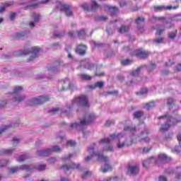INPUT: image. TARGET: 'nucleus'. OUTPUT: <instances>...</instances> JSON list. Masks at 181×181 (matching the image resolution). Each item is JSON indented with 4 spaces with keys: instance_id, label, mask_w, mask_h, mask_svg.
Wrapping results in <instances>:
<instances>
[{
    "instance_id": "1",
    "label": "nucleus",
    "mask_w": 181,
    "mask_h": 181,
    "mask_svg": "<svg viewBox=\"0 0 181 181\" xmlns=\"http://www.w3.org/2000/svg\"><path fill=\"white\" fill-rule=\"evenodd\" d=\"M124 137L125 134L124 133L113 134L110 136V139L108 138L101 139L99 141V145H104L105 146H108L107 148L104 147L103 151H107L109 152H112V151H114L112 146L110 145V142H111V141H117V147L118 148V149H122V148H125V146H131L134 141L132 140H131L130 141H127V140H122Z\"/></svg>"
},
{
    "instance_id": "2",
    "label": "nucleus",
    "mask_w": 181,
    "mask_h": 181,
    "mask_svg": "<svg viewBox=\"0 0 181 181\" xmlns=\"http://www.w3.org/2000/svg\"><path fill=\"white\" fill-rule=\"evenodd\" d=\"M95 119V115L94 113H89L86 115L83 119H80L78 122H75L71 124V128H75L78 131H81L84 134V129L86 127Z\"/></svg>"
},
{
    "instance_id": "3",
    "label": "nucleus",
    "mask_w": 181,
    "mask_h": 181,
    "mask_svg": "<svg viewBox=\"0 0 181 181\" xmlns=\"http://www.w3.org/2000/svg\"><path fill=\"white\" fill-rule=\"evenodd\" d=\"M95 144H93V145L88 147V152L89 155L85 158L86 162H88L89 160H91L94 156H98V159L101 160L102 162H105V163H107L108 162V157L103 155V153L95 151Z\"/></svg>"
},
{
    "instance_id": "4",
    "label": "nucleus",
    "mask_w": 181,
    "mask_h": 181,
    "mask_svg": "<svg viewBox=\"0 0 181 181\" xmlns=\"http://www.w3.org/2000/svg\"><path fill=\"white\" fill-rule=\"evenodd\" d=\"M158 119H163L166 122V123L165 124H163L160 129V131H161L162 132L168 131V129H169V128L170 127V125H174V124H177V122H179V121L168 115L159 117H158Z\"/></svg>"
},
{
    "instance_id": "5",
    "label": "nucleus",
    "mask_w": 181,
    "mask_h": 181,
    "mask_svg": "<svg viewBox=\"0 0 181 181\" xmlns=\"http://www.w3.org/2000/svg\"><path fill=\"white\" fill-rule=\"evenodd\" d=\"M39 52H40V48L39 47H32L30 50H25V51H18L15 54V56H22L23 54H29L30 53V60H33V59H36L37 56H39Z\"/></svg>"
},
{
    "instance_id": "6",
    "label": "nucleus",
    "mask_w": 181,
    "mask_h": 181,
    "mask_svg": "<svg viewBox=\"0 0 181 181\" xmlns=\"http://www.w3.org/2000/svg\"><path fill=\"white\" fill-rule=\"evenodd\" d=\"M74 105H80L81 107H90L88 103V98L84 95H81L79 97L75 98L72 101V106L69 107V110Z\"/></svg>"
},
{
    "instance_id": "7",
    "label": "nucleus",
    "mask_w": 181,
    "mask_h": 181,
    "mask_svg": "<svg viewBox=\"0 0 181 181\" xmlns=\"http://www.w3.org/2000/svg\"><path fill=\"white\" fill-rule=\"evenodd\" d=\"M50 100V97L49 96H38L37 98H33L27 101L28 105H35V104L41 105L45 104V103H47Z\"/></svg>"
},
{
    "instance_id": "8",
    "label": "nucleus",
    "mask_w": 181,
    "mask_h": 181,
    "mask_svg": "<svg viewBox=\"0 0 181 181\" xmlns=\"http://www.w3.org/2000/svg\"><path fill=\"white\" fill-rule=\"evenodd\" d=\"M174 4H175L174 6H154L153 9L155 12H162V11H172V9H179V0H175Z\"/></svg>"
},
{
    "instance_id": "9",
    "label": "nucleus",
    "mask_w": 181,
    "mask_h": 181,
    "mask_svg": "<svg viewBox=\"0 0 181 181\" xmlns=\"http://www.w3.org/2000/svg\"><path fill=\"white\" fill-rule=\"evenodd\" d=\"M81 6L83 8V9H84V11L94 12V11H97V9L100 8V4H97L95 0H92L91 4L84 3Z\"/></svg>"
},
{
    "instance_id": "10",
    "label": "nucleus",
    "mask_w": 181,
    "mask_h": 181,
    "mask_svg": "<svg viewBox=\"0 0 181 181\" xmlns=\"http://www.w3.org/2000/svg\"><path fill=\"white\" fill-rule=\"evenodd\" d=\"M35 166L33 165H21L20 167H14L9 168L8 172L11 175H13V173H16L18 170H27V171H30L32 169H34Z\"/></svg>"
},
{
    "instance_id": "11",
    "label": "nucleus",
    "mask_w": 181,
    "mask_h": 181,
    "mask_svg": "<svg viewBox=\"0 0 181 181\" xmlns=\"http://www.w3.org/2000/svg\"><path fill=\"white\" fill-rule=\"evenodd\" d=\"M60 9L64 12L66 16H73V6L70 4H61Z\"/></svg>"
},
{
    "instance_id": "12",
    "label": "nucleus",
    "mask_w": 181,
    "mask_h": 181,
    "mask_svg": "<svg viewBox=\"0 0 181 181\" xmlns=\"http://www.w3.org/2000/svg\"><path fill=\"white\" fill-rule=\"evenodd\" d=\"M139 173V168L136 165H129L127 167V174L130 176H136Z\"/></svg>"
},
{
    "instance_id": "13",
    "label": "nucleus",
    "mask_w": 181,
    "mask_h": 181,
    "mask_svg": "<svg viewBox=\"0 0 181 181\" xmlns=\"http://www.w3.org/2000/svg\"><path fill=\"white\" fill-rule=\"evenodd\" d=\"M134 54L139 59H146L151 54V52L139 49L134 51Z\"/></svg>"
},
{
    "instance_id": "14",
    "label": "nucleus",
    "mask_w": 181,
    "mask_h": 181,
    "mask_svg": "<svg viewBox=\"0 0 181 181\" xmlns=\"http://www.w3.org/2000/svg\"><path fill=\"white\" fill-rule=\"evenodd\" d=\"M69 88H70V81L69 79L62 80L59 83V91L69 90Z\"/></svg>"
},
{
    "instance_id": "15",
    "label": "nucleus",
    "mask_w": 181,
    "mask_h": 181,
    "mask_svg": "<svg viewBox=\"0 0 181 181\" xmlns=\"http://www.w3.org/2000/svg\"><path fill=\"white\" fill-rule=\"evenodd\" d=\"M80 168V164L71 163L70 165H63L62 166V169L65 171L66 173L69 172V170H74V169H78Z\"/></svg>"
},
{
    "instance_id": "16",
    "label": "nucleus",
    "mask_w": 181,
    "mask_h": 181,
    "mask_svg": "<svg viewBox=\"0 0 181 181\" xmlns=\"http://www.w3.org/2000/svg\"><path fill=\"white\" fill-rule=\"evenodd\" d=\"M49 0H42V1L39 3L32 4L30 2L28 3H21V5H24V8H36L40 5V4H46L49 2Z\"/></svg>"
},
{
    "instance_id": "17",
    "label": "nucleus",
    "mask_w": 181,
    "mask_h": 181,
    "mask_svg": "<svg viewBox=\"0 0 181 181\" xmlns=\"http://www.w3.org/2000/svg\"><path fill=\"white\" fill-rule=\"evenodd\" d=\"M62 65H63V62L57 61L55 63V66H49L48 68V71H50V73H59V71H60L59 66Z\"/></svg>"
},
{
    "instance_id": "18",
    "label": "nucleus",
    "mask_w": 181,
    "mask_h": 181,
    "mask_svg": "<svg viewBox=\"0 0 181 181\" xmlns=\"http://www.w3.org/2000/svg\"><path fill=\"white\" fill-rule=\"evenodd\" d=\"M86 50H87V46L83 44L78 45L76 49V52L79 56H84L86 54Z\"/></svg>"
},
{
    "instance_id": "19",
    "label": "nucleus",
    "mask_w": 181,
    "mask_h": 181,
    "mask_svg": "<svg viewBox=\"0 0 181 181\" xmlns=\"http://www.w3.org/2000/svg\"><path fill=\"white\" fill-rule=\"evenodd\" d=\"M31 17L34 20V22L33 21H30L29 23V26L32 29V28H35V26H36V25L35 23H37V22H39V20L40 19V16L38 14H36V13H33L31 14Z\"/></svg>"
},
{
    "instance_id": "20",
    "label": "nucleus",
    "mask_w": 181,
    "mask_h": 181,
    "mask_svg": "<svg viewBox=\"0 0 181 181\" xmlns=\"http://www.w3.org/2000/svg\"><path fill=\"white\" fill-rule=\"evenodd\" d=\"M50 153H52V149H50V148H46V149L37 151V156H49V155H50Z\"/></svg>"
},
{
    "instance_id": "21",
    "label": "nucleus",
    "mask_w": 181,
    "mask_h": 181,
    "mask_svg": "<svg viewBox=\"0 0 181 181\" xmlns=\"http://www.w3.org/2000/svg\"><path fill=\"white\" fill-rule=\"evenodd\" d=\"M26 99V95H13V101H14V103H22V101H25V100Z\"/></svg>"
},
{
    "instance_id": "22",
    "label": "nucleus",
    "mask_w": 181,
    "mask_h": 181,
    "mask_svg": "<svg viewBox=\"0 0 181 181\" xmlns=\"http://www.w3.org/2000/svg\"><path fill=\"white\" fill-rule=\"evenodd\" d=\"M105 11H110L111 16H115L118 12V7L115 6H105Z\"/></svg>"
},
{
    "instance_id": "23",
    "label": "nucleus",
    "mask_w": 181,
    "mask_h": 181,
    "mask_svg": "<svg viewBox=\"0 0 181 181\" xmlns=\"http://www.w3.org/2000/svg\"><path fill=\"white\" fill-rule=\"evenodd\" d=\"M177 140H178L180 145L176 146L175 148H172V152H175V153H180V152H181V134L178 135Z\"/></svg>"
},
{
    "instance_id": "24",
    "label": "nucleus",
    "mask_w": 181,
    "mask_h": 181,
    "mask_svg": "<svg viewBox=\"0 0 181 181\" xmlns=\"http://www.w3.org/2000/svg\"><path fill=\"white\" fill-rule=\"evenodd\" d=\"M14 4L13 1H7L5 2L4 4H3L1 6H0V13H2L3 12H5V8H8V6H12V5Z\"/></svg>"
},
{
    "instance_id": "25",
    "label": "nucleus",
    "mask_w": 181,
    "mask_h": 181,
    "mask_svg": "<svg viewBox=\"0 0 181 181\" xmlns=\"http://www.w3.org/2000/svg\"><path fill=\"white\" fill-rule=\"evenodd\" d=\"M153 29H155L157 30L156 35H158V36H160V35H162V33L165 32V27L159 25H157L155 27H153Z\"/></svg>"
},
{
    "instance_id": "26",
    "label": "nucleus",
    "mask_w": 181,
    "mask_h": 181,
    "mask_svg": "<svg viewBox=\"0 0 181 181\" xmlns=\"http://www.w3.org/2000/svg\"><path fill=\"white\" fill-rule=\"evenodd\" d=\"M27 33L28 32L26 31L18 32L13 35V39H17V40L22 39V37L26 36Z\"/></svg>"
},
{
    "instance_id": "27",
    "label": "nucleus",
    "mask_w": 181,
    "mask_h": 181,
    "mask_svg": "<svg viewBox=\"0 0 181 181\" xmlns=\"http://www.w3.org/2000/svg\"><path fill=\"white\" fill-rule=\"evenodd\" d=\"M117 30L119 33H127V32H129V25H122Z\"/></svg>"
},
{
    "instance_id": "28",
    "label": "nucleus",
    "mask_w": 181,
    "mask_h": 181,
    "mask_svg": "<svg viewBox=\"0 0 181 181\" xmlns=\"http://www.w3.org/2000/svg\"><path fill=\"white\" fill-rule=\"evenodd\" d=\"M78 77L81 80H83L84 81H87L88 80H91L93 77L91 76L86 74H78Z\"/></svg>"
},
{
    "instance_id": "29",
    "label": "nucleus",
    "mask_w": 181,
    "mask_h": 181,
    "mask_svg": "<svg viewBox=\"0 0 181 181\" xmlns=\"http://www.w3.org/2000/svg\"><path fill=\"white\" fill-rule=\"evenodd\" d=\"M158 159L160 160V162H164V163H166V162H169V160H170V158L166 156L165 154H160L158 156Z\"/></svg>"
},
{
    "instance_id": "30",
    "label": "nucleus",
    "mask_w": 181,
    "mask_h": 181,
    "mask_svg": "<svg viewBox=\"0 0 181 181\" xmlns=\"http://www.w3.org/2000/svg\"><path fill=\"white\" fill-rule=\"evenodd\" d=\"M166 18L165 17H156L155 16H153L151 18H150L148 20L150 22H159L162 21H165Z\"/></svg>"
},
{
    "instance_id": "31",
    "label": "nucleus",
    "mask_w": 181,
    "mask_h": 181,
    "mask_svg": "<svg viewBox=\"0 0 181 181\" xmlns=\"http://www.w3.org/2000/svg\"><path fill=\"white\" fill-rule=\"evenodd\" d=\"M23 90L22 86H16L13 89V91L11 93L12 95H18L19 93Z\"/></svg>"
},
{
    "instance_id": "32",
    "label": "nucleus",
    "mask_w": 181,
    "mask_h": 181,
    "mask_svg": "<svg viewBox=\"0 0 181 181\" xmlns=\"http://www.w3.org/2000/svg\"><path fill=\"white\" fill-rule=\"evenodd\" d=\"M111 165L108 163L105 164L104 167H102L100 168L101 172H103V173H107V172H110V170H111Z\"/></svg>"
},
{
    "instance_id": "33",
    "label": "nucleus",
    "mask_w": 181,
    "mask_h": 181,
    "mask_svg": "<svg viewBox=\"0 0 181 181\" xmlns=\"http://www.w3.org/2000/svg\"><path fill=\"white\" fill-rule=\"evenodd\" d=\"M66 35V32L64 31H54V37H59V39L62 37H64V36Z\"/></svg>"
},
{
    "instance_id": "34",
    "label": "nucleus",
    "mask_w": 181,
    "mask_h": 181,
    "mask_svg": "<svg viewBox=\"0 0 181 181\" xmlns=\"http://www.w3.org/2000/svg\"><path fill=\"white\" fill-rule=\"evenodd\" d=\"M97 87H98V88H103V87H104V82L103 81H98L96 83H95L94 86H91L90 88H97Z\"/></svg>"
},
{
    "instance_id": "35",
    "label": "nucleus",
    "mask_w": 181,
    "mask_h": 181,
    "mask_svg": "<svg viewBox=\"0 0 181 181\" xmlns=\"http://www.w3.org/2000/svg\"><path fill=\"white\" fill-rule=\"evenodd\" d=\"M124 131H129V132H135L136 131V129L135 128V126H126L124 128Z\"/></svg>"
},
{
    "instance_id": "36",
    "label": "nucleus",
    "mask_w": 181,
    "mask_h": 181,
    "mask_svg": "<svg viewBox=\"0 0 181 181\" xmlns=\"http://www.w3.org/2000/svg\"><path fill=\"white\" fill-rule=\"evenodd\" d=\"M76 33H77L78 37H79V39H84V37H86V30H84L77 31Z\"/></svg>"
},
{
    "instance_id": "37",
    "label": "nucleus",
    "mask_w": 181,
    "mask_h": 181,
    "mask_svg": "<svg viewBox=\"0 0 181 181\" xmlns=\"http://www.w3.org/2000/svg\"><path fill=\"white\" fill-rule=\"evenodd\" d=\"M13 149H1V153L3 155H12Z\"/></svg>"
},
{
    "instance_id": "38",
    "label": "nucleus",
    "mask_w": 181,
    "mask_h": 181,
    "mask_svg": "<svg viewBox=\"0 0 181 181\" xmlns=\"http://www.w3.org/2000/svg\"><path fill=\"white\" fill-rule=\"evenodd\" d=\"M94 67H95V65L94 64L90 63V62H87L84 65V68L87 69V70H93L94 69Z\"/></svg>"
},
{
    "instance_id": "39",
    "label": "nucleus",
    "mask_w": 181,
    "mask_h": 181,
    "mask_svg": "<svg viewBox=\"0 0 181 181\" xmlns=\"http://www.w3.org/2000/svg\"><path fill=\"white\" fill-rule=\"evenodd\" d=\"M141 69H142V67H139L135 71H132L131 75L133 76V77H137V76H139V73H141Z\"/></svg>"
},
{
    "instance_id": "40",
    "label": "nucleus",
    "mask_w": 181,
    "mask_h": 181,
    "mask_svg": "<svg viewBox=\"0 0 181 181\" xmlns=\"http://www.w3.org/2000/svg\"><path fill=\"white\" fill-rule=\"evenodd\" d=\"M153 107H155V103L153 102H149L144 104V108H146V110H151Z\"/></svg>"
},
{
    "instance_id": "41",
    "label": "nucleus",
    "mask_w": 181,
    "mask_h": 181,
    "mask_svg": "<svg viewBox=\"0 0 181 181\" xmlns=\"http://www.w3.org/2000/svg\"><path fill=\"white\" fill-rule=\"evenodd\" d=\"M153 162V158H148L143 162V166L144 168H146L148 165H150V163H152Z\"/></svg>"
},
{
    "instance_id": "42",
    "label": "nucleus",
    "mask_w": 181,
    "mask_h": 181,
    "mask_svg": "<svg viewBox=\"0 0 181 181\" xmlns=\"http://www.w3.org/2000/svg\"><path fill=\"white\" fill-rule=\"evenodd\" d=\"M60 111V109L59 107H54L51 110H49V115H54V114H57Z\"/></svg>"
},
{
    "instance_id": "43",
    "label": "nucleus",
    "mask_w": 181,
    "mask_h": 181,
    "mask_svg": "<svg viewBox=\"0 0 181 181\" xmlns=\"http://www.w3.org/2000/svg\"><path fill=\"white\" fill-rule=\"evenodd\" d=\"M49 149H51V153H52V152H60L62 151V148L59 146H54Z\"/></svg>"
},
{
    "instance_id": "44",
    "label": "nucleus",
    "mask_w": 181,
    "mask_h": 181,
    "mask_svg": "<svg viewBox=\"0 0 181 181\" xmlns=\"http://www.w3.org/2000/svg\"><path fill=\"white\" fill-rule=\"evenodd\" d=\"M134 118H141V117H144V112L142 111H136L134 113Z\"/></svg>"
},
{
    "instance_id": "45",
    "label": "nucleus",
    "mask_w": 181,
    "mask_h": 181,
    "mask_svg": "<svg viewBox=\"0 0 181 181\" xmlns=\"http://www.w3.org/2000/svg\"><path fill=\"white\" fill-rule=\"evenodd\" d=\"M131 0L122 1L119 2V5L122 7L127 6V5H131Z\"/></svg>"
},
{
    "instance_id": "46",
    "label": "nucleus",
    "mask_w": 181,
    "mask_h": 181,
    "mask_svg": "<svg viewBox=\"0 0 181 181\" xmlns=\"http://www.w3.org/2000/svg\"><path fill=\"white\" fill-rule=\"evenodd\" d=\"M28 159V156L26 155H20L17 158V162H23Z\"/></svg>"
},
{
    "instance_id": "47",
    "label": "nucleus",
    "mask_w": 181,
    "mask_h": 181,
    "mask_svg": "<svg viewBox=\"0 0 181 181\" xmlns=\"http://www.w3.org/2000/svg\"><path fill=\"white\" fill-rule=\"evenodd\" d=\"M146 93H148V89L146 88H143L142 89H141L140 91L136 93L137 95H145V94H146Z\"/></svg>"
},
{
    "instance_id": "48",
    "label": "nucleus",
    "mask_w": 181,
    "mask_h": 181,
    "mask_svg": "<svg viewBox=\"0 0 181 181\" xmlns=\"http://www.w3.org/2000/svg\"><path fill=\"white\" fill-rule=\"evenodd\" d=\"M131 63H132V60L128 59L122 61V64L123 66H128L129 64H131Z\"/></svg>"
},
{
    "instance_id": "49",
    "label": "nucleus",
    "mask_w": 181,
    "mask_h": 181,
    "mask_svg": "<svg viewBox=\"0 0 181 181\" xmlns=\"http://www.w3.org/2000/svg\"><path fill=\"white\" fill-rule=\"evenodd\" d=\"M153 43H156V45H160V43H163V38H156L153 40Z\"/></svg>"
},
{
    "instance_id": "50",
    "label": "nucleus",
    "mask_w": 181,
    "mask_h": 181,
    "mask_svg": "<svg viewBox=\"0 0 181 181\" xmlns=\"http://www.w3.org/2000/svg\"><path fill=\"white\" fill-rule=\"evenodd\" d=\"M8 165V160H0V168H4Z\"/></svg>"
},
{
    "instance_id": "51",
    "label": "nucleus",
    "mask_w": 181,
    "mask_h": 181,
    "mask_svg": "<svg viewBox=\"0 0 181 181\" xmlns=\"http://www.w3.org/2000/svg\"><path fill=\"white\" fill-rule=\"evenodd\" d=\"M145 18L144 17H138V18L136 19V23L137 25H139V23H142V22H144Z\"/></svg>"
},
{
    "instance_id": "52",
    "label": "nucleus",
    "mask_w": 181,
    "mask_h": 181,
    "mask_svg": "<svg viewBox=\"0 0 181 181\" xmlns=\"http://www.w3.org/2000/svg\"><path fill=\"white\" fill-rule=\"evenodd\" d=\"M176 33H177V31L173 32V33H168L169 39H175L176 37Z\"/></svg>"
},
{
    "instance_id": "53",
    "label": "nucleus",
    "mask_w": 181,
    "mask_h": 181,
    "mask_svg": "<svg viewBox=\"0 0 181 181\" xmlns=\"http://www.w3.org/2000/svg\"><path fill=\"white\" fill-rule=\"evenodd\" d=\"M66 146H76V141L69 140L66 142Z\"/></svg>"
},
{
    "instance_id": "54",
    "label": "nucleus",
    "mask_w": 181,
    "mask_h": 181,
    "mask_svg": "<svg viewBox=\"0 0 181 181\" xmlns=\"http://www.w3.org/2000/svg\"><path fill=\"white\" fill-rule=\"evenodd\" d=\"M175 103V99L172 98H169L167 100V105H173V103Z\"/></svg>"
},
{
    "instance_id": "55",
    "label": "nucleus",
    "mask_w": 181,
    "mask_h": 181,
    "mask_svg": "<svg viewBox=\"0 0 181 181\" xmlns=\"http://www.w3.org/2000/svg\"><path fill=\"white\" fill-rule=\"evenodd\" d=\"M37 170H40V172H42V170H45L46 169V165H40L37 166Z\"/></svg>"
},
{
    "instance_id": "56",
    "label": "nucleus",
    "mask_w": 181,
    "mask_h": 181,
    "mask_svg": "<svg viewBox=\"0 0 181 181\" xmlns=\"http://www.w3.org/2000/svg\"><path fill=\"white\" fill-rule=\"evenodd\" d=\"M172 21H174V22H180L181 21L180 16H175L173 17Z\"/></svg>"
},
{
    "instance_id": "57",
    "label": "nucleus",
    "mask_w": 181,
    "mask_h": 181,
    "mask_svg": "<svg viewBox=\"0 0 181 181\" xmlns=\"http://www.w3.org/2000/svg\"><path fill=\"white\" fill-rule=\"evenodd\" d=\"M139 142H149V138L148 137H142V136H140V139L139 140Z\"/></svg>"
},
{
    "instance_id": "58",
    "label": "nucleus",
    "mask_w": 181,
    "mask_h": 181,
    "mask_svg": "<svg viewBox=\"0 0 181 181\" xmlns=\"http://www.w3.org/2000/svg\"><path fill=\"white\" fill-rule=\"evenodd\" d=\"M37 78L41 79V80H46V78H52L50 77H46L42 74L37 75Z\"/></svg>"
},
{
    "instance_id": "59",
    "label": "nucleus",
    "mask_w": 181,
    "mask_h": 181,
    "mask_svg": "<svg viewBox=\"0 0 181 181\" xmlns=\"http://www.w3.org/2000/svg\"><path fill=\"white\" fill-rule=\"evenodd\" d=\"M111 125H114L113 120H107L105 123V127H111Z\"/></svg>"
},
{
    "instance_id": "60",
    "label": "nucleus",
    "mask_w": 181,
    "mask_h": 181,
    "mask_svg": "<svg viewBox=\"0 0 181 181\" xmlns=\"http://www.w3.org/2000/svg\"><path fill=\"white\" fill-rule=\"evenodd\" d=\"M6 104H8L6 100H0V108H4Z\"/></svg>"
},
{
    "instance_id": "61",
    "label": "nucleus",
    "mask_w": 181,
    "mask_h": 181,
    "mask_svg": "<svg viewBox=\"0 0 181 181\" xmlns=\"http://www.w3.org/2000/svg\"><path fill=\"white\" fill-rule=\"evenodd\" d=\"M8 126H4L3 127L0 128V135L1 134H4V132H5V131H6V129H8Z\"/></svg>"
},
{
    "instance_id": "62",
    "label": "nucleus",
    "mask_w": 181,
    "mask_h": 181,
    "mask_svg": "<svg viewBox=\"0 0 181 181\" xmlns=\"http://www.w3.org/2000/svg\"><path fill=\"white\" fill-rule=\"evenodd\" d=\"M90 172L86 171L82 175V179H87V177L89 176Z\"/></svg>"
},
{
    "instance_id": "63",
    "label": "nucleus",
    "mask_w": 181,
    "mask_h": 181,
    "mask_svg": "<svg viewBox=\"0 0 181 181\" xmlns=\"http://www.w3.org/2000/svg\"><path fill=\"white\" fill-rule=\"evenodd\" d=\"M49 163H56V158L55 157H52L50 158L49 159L47 160Z\"/></svg>"
},
{
    "instance_id": "64",
    "label": "nucleus",
    "mask_w": 181,
    "mask_h": 181,
    "mask_svg": "<svg viewBox=\"0 0 181 181\" xmlns=\"http://www.w3.org/2000/svg\"><path fill=\"white\" fill-rule=\"evenodd\" d=\"M159 181H168V180L166 179V177L163 175H160L159 177Z\"/></svg>"
}]
</instances>
